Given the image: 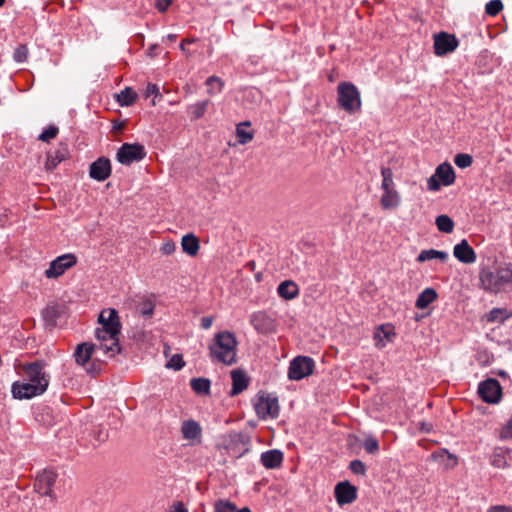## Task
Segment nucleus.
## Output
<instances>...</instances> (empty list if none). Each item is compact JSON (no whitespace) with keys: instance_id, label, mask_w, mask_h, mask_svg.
<instances>
[{"instance_id":"nucleus-1","label":"nucleus","mask_w":512,"mask_h":512,"mask_svg":"<svg viewBox=\"0 0 512 512\" xmlns=\"http://www.w3.org/2000/svg\"><path fill=\"white\" fill-rule=\"evenodd\" d=\"M237 345L238 342L232 332H218L209 346V356L213 361L233 365L236 363Z\"/></svg>"},{"instance_id":"nucleus-2","label":"nucleus","mask_w":512,"mask_h":512,"mask_svg":"<svg viewBox=\"0 0 512 512\" xmlns=\"http://www.w3.org/2000/svg\"><path fill=\"white\" fill-rule=\"evenodd\" d=\"M480 287L489 293H500L512 286V268L499 266L495 270L482 269L479 274Z\"/></svg>"},{"instance_id":"nucleus-3","label":"nucleus","mask_w":512,"mask_h":512,"mask_svg":"<svg viewBox=\"0 0 512 512\" xmlns=\"http://www.w3.org/2000/svg\"><path fill=\"white\" fill-rule=\"evenodd\" d=\"M96 345L89 342H83L76 346L74 358L78 365L82 366L85 371L95 376L102 370V362L98 359H92V355L96 350Z\"/></svg>"},{"instance_id":"nucleus-4","label":"nucleus","mask_w":512,"mask_h":512,"mask_svg":"<svg viewBox=\"0 0 512 512\" xmlns=\"http://www.w3.org/2000/svg\"><path fill=\"white\" fill-rule=\"evenodd\" d=\"M338 104L346 112L353 114L360 110L361 99L357 87L350 82H341L337 86Z\"/></svg>"},{"instance_id":"nucleus-5","label":"nucleus","mask_w":512,"mask_h":512,"mask_svg":"<svg viewBox=\"0 0 512 512\" xmlns=\"http://www.w3.org/2000/svg\"><path fill=\"white\" fill-rule=\"evenodd\" d=\"M315 362L308 356H297L289 365L288 377L290 380L299 381L313 373Z\"/></svg>"},{"instance_id":"nucleus-6","label":"nucleus","mask_w":512,"mask_h":512,"mask_svg":"<svg viewBox=\"0 0 512 512\" xmlns=\"http://www.w3.org/2000/svg\"><path fill=\"white\" fill-rule=\"evenodd\" d=\"M146 151L143 145L139 143H124L117 151L116 159L123 165H130L144 159Z\"/></svg>"},{"instance_id":"nucleus-7","label":"nucleus","mask_w":512,"mask_h":512,"mask_svg":"<svg viewBox=\"0 0 512 512\" xmlns=\"http://www.w3.org/2000/svg\"><path fill=\"white\" fill-rule=\"evenodd\" d=\"M77 257L72 253L63 254L50 262L48 269L45 271V276L48 279H56L63 275L65 271L75 266Z\"/></svg>"},{"instance_id":"nucleus-8","label":"nucleus","mask_w":512,"mask_h":512,"mask_svg":"<svg viewBox=\"0 0 512 512\" xmlns=\"http://www.w3.org/2000/svg\"><path fill=\"white\" fill-rule=\"evenodd\" d=\"M255 410L260 418H276L279 415V404L277 397L270 394H260L255 403Z\"/></svg>"},{"instance_id":"nucleus-9","label":"nucleus","mask_w":512,"mask_h":512,"mask_svg":"<svg viewBox=\"0 0 512 512\" xmlns=\"http://www.w3.org/2000/svg\"><path fill=\"white\" fill-rule=\"evenodd\" d=\"M57 474L52 470H43L37 474L34 482V488L37 493L55 499L53 486L56 482Z\"/></svg>"},{"instance_id":"nucleus-10","label":"nucleus","mask_w":512,"mask_h":512,"mask_svg":"<svg viewBox=\"0 0 512 512\" xmlns=\"http://www.w3.org/2000/svg\"><path fill=\"white\" fill-rule=\"evenodd\" d=\"M478 393L483 401L494 404L500 401L502 388L496 379L489 378L479 384Z\"/></svg>"},{"instance_id":"nucleus-11","label":"nucleus","mask_w":512,"mask_h":512,"mask_svg":"<svg viewBox=\"0 0 512 512\" xmlns=\"http://www.w3.org/2000/svg\"><path fill=\"white\" fill-rule=\"evenodd\" d=\"M181 435L186 440L189 446H196L202 443V427L200 424L193 420H184L180 427Z\"/></svg>"},{"instance_id":"nucleus-12","label":"nucleus","mask_w":512,"mask_h":512,"mask_svg":"<svg viewBox=\"0 0 512 512\" xmlns=\"http://www.w3.org/2000/svg\"><path fill=\"white\" fill-rule=\"evenodd\" d=\"M45 392V383L34 385L26 382H14L12 385V394L16 399H30Z\"/></svg>"},{"instance_id":"nucleus-13","label":"nucleus","mask_w":512,"mask_h":512,"mask_svg":"<svg viewBox=\"0 0 512 512\" xmlns=\"http://www.w3.org/2000/svg\"><path fill=\"white\" fill-rule=\"evenodd\" d=\"M458 46V40L454 35L440 32L434 36V52L437 56H444L453 52Z\"/></svg>"},{"instance_id":"nucleus-14","label":"nucleus","mask_w":512,"mask_h":512,"mask_svg":"<svg viewBox=\"0 0 512 512\" xmlns=\"http://www.w3.org/2000/svg\"><path fill=\"white\" fill-rule=\"evenodd\" d=\"M250 324L261 334H268L275 331L274 319L265 311H257L250 315Z\"/></svg>"},{"instance_id":"nucleus-15","label":"nucleus","mask_w":512,"mask_h":512,"mask_svg":"<svg viewBox=\"0 0 512 512\" xmlns=\"http://www.w3.org/2000/svg\"><path fill=\"white\" fill-rule=\"evenodd\" d=\"M334 494L338 505L351 504L357 498V489L348 481L340 482L335 486Z\"/></svg>"},{"instance_id":"nucleus-16","label":"nucleus","mask_w":512,"mask_h":512,"mask_svg":"<svg viewBox=\"0 0 512 512\" xmlns=\"http://www.w3.org/2000/svg\"><path fill=\"white\" fill-rule=\"evenodd\" d=\"M25 376L27 378V382L38 385L45 383V390L48 387L49 379L46 373L44 372L43 365L40 362H33L24 367Z\"/></svg>"},{"instance_id":"nucleus-17","label":"nucleus","mask_w":512,"mask_h":512,"mask_svg":"<svg viewBox=\"0 0 512 512\" xmlns=\"http://www.w3.org/2000/svg\"><path fill=\"white\" fill-rule=\"evenodd\" d=\"M394 326L386 323L378 326L374 332L373 339L375 346L379 349L386 347L388 343H391L395 337Z\"/></svg>"},{"instance_id":"nucleus-18","label":"nucleus","mask_w":512,"mask_h":512,"mask_svg":"<svg viewBox=\"0 0 512 512\" xmlns=\"http://www.w3.org/2000/svg\"><path fill=\"white\" fill-rule=\"evenodd\" d=\"M111 174L110 161L107 158H98L90 165L89 175L92 179L97 181L106 180Z\"/></svg>"},{"instance_id":"nucleus-19","label":"nucleus","mask_w":512,"mask_h":512,"mask_svg":"<svg viewBox=\"0 0 512 512\" xmlns=\"http://www.w3.org/2000/svg\"><path fill=\"white\" fill-rule=\"evenodd\" d=\"M453 255L458 261L465 264H471L476 261V253L466 239L461 240L460 243L454 246Z\"/></svg>"},{"instance_id":"nucleus-20","label":"nucleus","mask_w":512,"mask_h":512,"mask_svg":"<svg viewBox=\"0 0 512 512\" xmlns=\"http://www.w3.org/2000/svg\"><path fill=\"white\" fill-rule=\"evenodd\" d=\"M69 151L65 144H60L55 150L47 153L45 168L48 171L54 170L59 163L68 157Z\"/></svg>"},{"instance_id":"nucleus-21","label":"nucleus","mask_w":512,"mask_h":512,"mask_svg":"<svg viewBox=\"0 0 512 512\" xmlns=\"http://www.w3.org/2000/svg\"><path fill=\"white\" fill-rule=\"evenodd\" d=\"M232 389L230 396H236L247 389L249 384V377L241 369H234L231 371Z\"/></svg>"},{"instance_id":"nucleus-22","label":"nucleus","mask_w":512,"mask_h":512,"mask_svg":"<svg viewBox=\"0 0 512 512\" xmlns=\"http://www.w3.org/2000/svg\"><path fill=\"white\" fill-rule=\"evenodd\" d=\"M100 327L115 328V330H121V324L119 321L118 312L114 308H108L101 311L99 315Z\"/></svg>"},{"instance_id":"nucleus-23","label":"nucleus","mask_w":512,"mask_h":512,"mask_svg":"<svg viewBox=\"0 0 512 512\" xmlns=\"http://www.w3.org/2000/svg\"><path fill=\"white\" fill-rule=\"evenodd\" d=\"M283 453L280 450L273 449L261 454V463L267 469H275L281 466Z\"/></svg>"},{"instance_id":"nucleus-24","label":"nucleus","mask_w":512,"mask_h":512,"mask_svg":"<svg viewBox=\"0 0 512 512\" xmlns=\"http://www.w3.org/2000/svg\"><path fill=\"white\" fill-rule=\"evenodd\" d=\"M400 203L401 196L396 189L383 190V194L380 199V204L383 209H396Z\"/></svg>"},{"instance_id":"nucleus-25","label":"nucleus","mask_w":512,"mask_h":512,"mask_svg":"<svg viewBox=\"0 0 512 512\" xmlns=\"http://www.w3.org/2000/svg\"><path fill=\"white\" fill-rule=\"evenodd\" d=\"M97 350L102 351V353L107 357H114L119 354L121 351V347L119 344V336H113L111 338H107L105 342L102 344H95Z\"/></svg>"},{"instance_id":"nucleus-26","label":"nucleus","mask_w":512,"mask_h":512,"mask_svg":"<svg viewBox=\"0 0 512 512\" xmlns=\"http://www.w3.org/2000/svg\"><path fill=\"white\" fill-rule=\"evenodd\" d=\"M439 180L441 181L442 185L449 186L454 183L455 181V173L453 167L445 162L440 164L434 173Z\"/></svg>"},{"instance_id":"nucleus-27","label":"nucleus","mask_w":512,"mask_h":512,"mask_svg":"<svg viewBox=\"0 0 512 512\" xmlns=\"http://www.w3.org/2000/svg\"><path fill=\"white\" fill-rule=\"evenodd\" d=\"M278 295L286 300H292L299 294V288L297 284L291 280H285L278 285Z\"/></svg>"},{"instance_id":"nucleus-28","label":"nucleus","mask_w":512,"mask_h":512,"mask_svg":"<svg viewBox=\"0 0 512 512\" xmlns=\"http://www.w3.org/2000/svg\"><path fill=\"white\" fill-rule=\"evenodd\" d=\"M181 247L183 252L194 257L198 254L200 248L199 240L192 233L186 234L181 239Z\"/></svg>"},{"instance_id":"nucleus-29","label":"nucleus","mask_w":512,"mask_h":512,"mask_svg":"<svg viewBox=\"0 0 512 512\" xmlns=\"http://www.w3.org/2000/svg\"><path fill=\"white\" fill-rule=\"evenodd\" d=\"M436 298V291L432 288H426L418 295L415 305L418 309H425L434 302Z\"/></svg>"},{"instance_id":"nucleus-30","label":"nucleus","mask_w":512,"mask_h":512,"mask_svg":"<svg viewBox=\"0 0 512 512\" xmlns=\"http://www.w3.org/2000/svg\"><path fill=\"white\" fill-rule=\"evenodd\" d=\"M432 259H439L442 262L448 259V253L435 249L422 250L417 256V261L422 263Z\"/></svg>"},{"instance_id":"nucleus-31","label":"nucleus","mask_w":512,"mask_h":512,"mask_svg":"<svg viewBox=\"0 0 512 512\" xmlns=\"http://www.w3.org/2000/svg\"><path fill=\"white\" fill-rule=\"evenodd\" d=\"M250 125H251L250 121L241 122L237 125L236 135H237L239 144L245 145L253 140V137H254L253 132L243 129L244 126L249 127Z\"/></svg>"},{"instance_id":"nucleus-32","label":"nucleus","mask_w":512,"mask_h":512,"mask_svg":"<svg viewBox=\"0 0 512 512\" xmlns=\"http://www.w3.org/2000/svg\"><path fill=\"white\" fill-rule=\"evenodd\" d=\"M509 451L508 448H495L491 456V465L496 468H505L507 466L505 454Z\"/></svg>"},{"instance_id":"nucleus-33","label":"nucleus","mask_w":512,"mask_h":512,"mask_svg":"<svg viewBox=\"0 0 512 512\" xmlns=\"http://www.w3.org/2000/svg\"><path fill=\"white\" fill-rule=\"evenodd\" d=\"M137 98V94L131 88L126 87L119 94H117V102L122 107L130 106Z\"/></svg>"},{"instance_id":"nucleus-34","label":"nucleus","mask_w":512,"mask_h":512,"mask_svg":"<svg viewBox=\"0 0 512 512\" xmlns=\"http://www.w3.org/2000/svg\"><path fill=\"white\" fill-rule=\"evenodd\" d=\"M210 381L207 378H193L190 381L191 388L197 393L207 395L210 392Z\"/></svg>"},{"instance_id":"nucleus-35","label":"nucleus","mask_w":512,"mask_h":512,"mask_svg":"<svg viewBox=\"0 0 512 512\" xmlns=\"http://www.w3.org/2000/svg\"><path fill=\"white\" fill-rule=\"evenodd\" d=\"M209 105V100L199 101L189 107V113L191 115V119L198 120L204 116L206 113L207 107Z\"/></svg>"},{"instance_id":"nucleus-36","label":"nucleus","mask_w":512,"mask_h":512,"mask_svg":"<svg viewBox=\"0 0 512 512\" xmlns=\"http://www.w3.org/2000/svg\"><path fill=\"white\" fill-rule=\"evenodd\" d=\"M120 331L115 330V328H106V327H98L95 330V338L97 343L96 344H102V342H105L107 338H111L113 336H119Z\"/></svg>"},{"instance_id":"nucleus-37","label":"nucleus","mask_w":512,"mask_h":512,"mask_svg":"<svg viewBox=\"0 0 512 512\" xmlns=\"http://www.w3.org/2000/svg\"><path fill=\"white\" fill-rule=\"evenodd\" d=\"M435 224L437 229L443 233H451L454 229L453 220L447 215H439L436 217Z\"/></svg>"},{"instance_id":"nucleus-38","label":"nucleus","mask_w":512,"mask_h":512,"mask_svg":"<svg viewBox=\"0 0 512 512\" xmlns=\"http://www.w3.org/2000/svg\"><path fill=\"white\" fill-rule=\"evenodd\" d=\"M154 308V302L149 298H145L139 303L137 311L144 318H151L154 313Z\"/></svg>"},{"instance_id":"nucleus-39","label":"nucleus","mask_w":512,"mask_h":512,"mask_svg":"<svg viewBox=\"0 0 512 512\" xmlns=\"http://www.w3.org/2000/svg\"><path fill=\"white\" fill-rule=\"evenodd\" d=\"M205 84L208 87V94L214 95L216 93H220L224 86L223 81L217 76H210L207 78Z\"/></svg>"},{"instance_id":"nucleus-40","label":"nucleus","mask_w":512,"mask_h":512,"mask_svg":"<svg viewBox=\"0 0 512 512\" xmlns=\"http://www.w3.org/2000/svg\"><path fill=\"white\" fill-rule=\"evenodd\" d=\"M382 175V190L395 189V184L393 181V172L389 167H382L381 169Z\"/></svg>"},{"instance_id":"nucleus-41","label":"nucleus","mask_w":512,"mask_h":512,"mask_svg":"<svg viewBox=\"0 0 512 512\" xmlns=\"http://www.w3.org/2000/svg\"><path fill=\"white\" fill-rule=\"evenodd\" d=\"M236 505L226 499H219L214 503V512H235Z\"/></svg>"},{"instance_id":"nucleus-42","label":"nucleus","mask_w":512,"mask_h":512,"mask_svg":"<svg viewBox=\"0 0 512 512\" xmlns=\"http://www.w3.org/2000/svg\"><path fill=\"white\" fill-rule=\"evenodd\" d=\"M243 444L242 439L240 435H237L234 440L231 441V443L227 446L228 452L230 455L240 458L245 452L248 451V448H245L243 451L238 450V445Z\"/></svg>"},{"instance_id":"nucleus-43","label":"nucleus","mask_w":512,"mask_h":512,"mask_svg":"<svg viewBox=\"0 0 512 512\" xmlns=\"http://www.w3.org/2000/svg\"><path fill=\"white\" fill-rule=\"evenodd\" d=\"M507 318V311L501 308H494L487 315L489 322H503Z\"/></svg>"},{"instance_id":"nucleus-44","label":"nucleus","mask_w":512,"mask_h":512,"mask_svg":"<svg viewBox=\"0 0 512 512\" xmlns=\"http://www.w3.org/2000/svg\"><path fill=\"white\" fill-rule=\"evenodd\" d=\"M503 9L501 0H491L485 6V12L489 16H496Z\"/></svg>"},{"instance_id":"nucleus-45","label":"nucleus","mask_w":512,"mask_h":512,"mask_svg":"<svg viewBox=\"0 0 512 512\" xmlns=\"http://www.w3.org/2000/svg\"><path fill=\"white\" fill-rule=\"evenodd\" d=\"M472 162H473L472 157L469 154H465V153H459L454 158V163L459 168H462V169L471 166Z\"/></svg>"},{"instance_id":"nucleus-46","label":"nucleus","mask_w":512,"mask_h":512,"mask_svg":"<svg viewBox=\"0 0 512 512\" xmlns=\"http://www.w3.org/2000/svg\"><path fill=\"white\" fill-rule=\"evenodd\" d=\"M58 132V127L50 125L39 135L38 139L43 142H49L51 139H54L58 135Z\"/></svg>"},{"instance_id":"nucleus-47","label":"nucleus","mask_w":512,"mask_h":512,"mask_svg":"<svg viewBox=\"0 0 512 512\" xmlns=\"http://www.w3.org/2000/svg\"><path fill=\"white\" fill-rule=\"evenodd\" d=\"M183 357L180 354L173 355L170 360L166 363V367L178 371L184 366Z\"/></svg>"},{"instance_id":"nucleus-48","label":"nucleus","mask_w":512,"mask_h":512,"mask_svg":"<svg viewBox=\"0 0 512 512\" xmlns=\"http://www.w3.org/2000/svg\"><path fill=\"white\" fill-rule=\"evenodd\" d=\"M363 448L369 454H374L379 450V444L376 438L368 437L363 442Z\"/></svg>"},{"instance_id":"nucleus-49","label":"nucleus","mask_w":512,"mask_h":512,"mask_svg":"<svg viewBox=\"0 0 512 512\" xmlns=\"http://www.w3.org/2000/svg\"><path fill=\"white\" fill-rule=\"evenodd\" d=\"M28 57V49L25 45H19L13 54V58L16 62L22 63L27 60Z\"/></svg>"},{"instance_id":"nucleus-50","label":"nucleus","mask_w":512,"mask_h":512,"mask_svg":"<svg viewBox=\"0 0 512 512\" xmlns=\"http://www.w3.org/2000/svg\"><path fill=\"white\" fill-rule=\"evenodd\" d=\"M349 469L357 475H364L366 472V466L361 460H353L349 464Z\"/></svg>"},{"instance_id":"nucleus-51","label":"nucleus","mask_w":512,"mask_h":512,"mask_svg":"<svg viewBox=\"0 0 512 512\" xmlns=\"http://www.w3.org/2000/svg\"><path fill=\"white\" fill-rule=\"evenodd\" d=\"M512 438V417L500 430V439L507 440Z\"/></svg>"},{"instance_id":"nucleus-52","label":"nucleus","mask_w":512,"mask_h":512,"mask_svg":"<svg viewBox=\"0 0 512 512\" xmlns=\"http://www.w3.org/2000/svg\"><path fill=\"white\" fill-rule=\"evenodd\" d=\"M175 250H176V245L172 240L165 241L160 247V252L163 255H171L172 253L175 252Z\"/></svg>"},{"instance_id":"nucleus-53","label":"nucleus","mask_w":512,"mask_h":512,"mask_svg":"<svg viewBox=\"0 0 512 512\" xmlns=\"http://www.w3.org/2000/svg\"><path fill=\"white\" fill-rule=\"evenodd\" d=\"M442 183L439 180V178L433 174L428 180H427V188L430 191H438L441 187Z\"/></svg>"},{"instance_id":"nucleus-54","label":"nucleus","mask_w":512,"mask_h":512,"mask_svg":"<svg viewBox=\"0 0 512 512\" xmlns=\"http://www.w3.org/2000/svg\"><path fill=\"white\" fill-rule=\"evenodd\" d=\"M44 318L53 320L58 316V309L56 305L47 306L43 311Z\"/></svg>"},{"instance_id":"nucleus-55","label":"nucleus","mask_w":512,"mask_h":512,"mask_svg":"<svg viewBox=\"0 0 512 512\" xmlns=\"http://www.w3.org/2000/svg\"><path fill=\"white\" fill-rule=\"evenodd\" d=\"M487 512H512V507L507 505H493L488 508Z\"/></svg>"},{"instance_id":"nucleus-56","label":"nucleus","mask_w":512,"mask_h":512,"mask_svg":"<svg viewBox=\"0 0 512 512\" xmlns=\"http://www.w3.org/2000/svg\"><path fill=\"white\" fill-rule=\"evenodd\" d=\"M172 0H157L156 2V8L159 12H166L169 6L171 5Z\"/></svg>"},{"instance_id":"nucleus-57","label":"nucleus","mask_w":512,"mask_h":512,"mask_svg":"<svg viewBox=\"0 0 512 512\" xmlns=\"http://www.w3.org/2000/svg\"><path fill=\"white\" fill-rule=\"evenodd\" d=\"M169 512H188V509L185 507V505L182 502H175L170 507Z\"/></svg>"},{"instance_id":"nucleus-58","label":"nucleus","mask_w":512,"mask_h":512,"mask_svg":"<svg viewBox=\"0 0 512 512\" xmlns=\"http://www.w3.org/2000/svg\"><path fill=\"white\" fill-rule=\"evenodd\" d=\"M159 94V88L155 84H148L145 90V96L149 97L151 95H158Z\"/></svg>"},{"instance_id":"nucleus-59","label":"nucleus","mask_w":512,"mask_h":512,"mask_svg":"<svg viewBox=\"0 0 512 512\" xmlns=\"http://www.w3.org/2000/svg\"><path fill=\"white\" fill-rule=\"evenodd\" d=\"M213 324L212 316H205L201 319V327L205 330L209 329Z\"/></svg>"},{"instance_id":"nucleus-60","label":"nucleus","mask_w":512,"mask_h":512,"mask_svg":"<svg viewBox=\"0 0 512 512\" xmlns=\"http://www.w3.org/2000/svg\"><path fill=\"white\" fill-rule=\"evenodd\" d=\"M193 40L185 39L180 44V49L185 52L186 43H192Z\"/></svg>"},{"instance_id":"nucleus-61","label":"nucleus","mask_w":512,"mask_h":512,"mask_svg":"<svg viewBox=\"0 0 512 512\" xmlns=\"http://www.w3.org/2000/svg\"><path fill=\"white\" fill-rule=\"evenodd\" d=\"M167 39L171 42H174L177 39V35L176 34H168Z\"/></svg>"},{"instance_id":"nucleus-62","label":"nucleus","mask_w":512,"mask_h":512,"mask_svg":"<svg viewBox=\"0 0 512 512\" xmlns=\"http://www.w3.org/2000/svg\"><path fill=\"white\" fill-rule=\"evenodd\" d=\"M106 436H107L106 433L99 432L98 439H105Z\"/></svg>"},{"instance_id":"nucleus-63","label":"nucleus","mask_w":512,"mask_h":512,"mask_svg":"<svg viewBox=\"0 0 512 512\" xmlns=\"http://www.w3.org/2000/svg\"><path fill=\"white\" fill-rule=\"evenodd\" d=\"M237 512H251V510L248 507L241 508Z\"/></svg>"},{"instance_id":"nucleus-64","label":"nucleus","mask_w":512,"mask_h":512,"mask_svg":"<svg viewBox=\"0 0 512 512\" xmlns=\"http://www.w3.org/2000/svg\"><path fill=\"white\" fill-rule=\"evenodd\" d=\"M498 375H499V376H501V377H505V376H506V373H505V371H500V372L498 373Z\"/></svg>"}]
</instances>
